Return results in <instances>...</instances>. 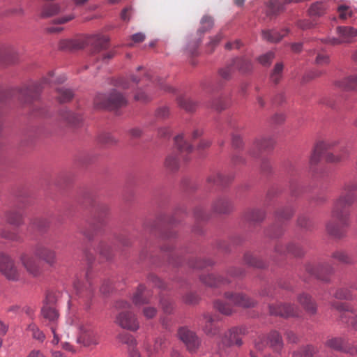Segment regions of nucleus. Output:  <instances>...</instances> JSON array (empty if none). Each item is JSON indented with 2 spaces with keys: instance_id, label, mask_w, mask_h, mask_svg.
<instances>
[{
  "instance_id": "57",
  "label": "nucleus",
  "mask_w": 357,
  "mask_h": 357,
  "mask_svg": "<svg viewBox=\"0 0 357 357\" xmlns=\"http://www.w3.org/2000/svg\"><path fill=\"white\" fill-rule=\"evenodd\" d=\"M27 330L32 333L31 335L33 338L38 340L40 342H43L45 339V334L39 330L36 324H30L27 327Z\"/></svg>"
},
{
  "instance_id": "32",
  "label": "nucleus",
  "mask_w": 357,
  "mask_h": 357,
  "mask_svg": "<svg viewBox=\"0 0 357 357\" xmlns=\"http://www.w3.org/2000/svg\"><path fill=\"white\" fill-rule=\"evenodd\" d=\"M214 317L209 313H205L202 319V329L207 335L214 336L218 333V328L213 324Z\"/></svg>"
},
{
  "instance_id": "47",
  "label": "nucleus",
  "mask_w": 357,
  "mask_h": 357,
  "mask_svg": "<svg viewBox=\"0 0 357 357\" xmlns=\"http://www.w3.org/2000/svg\"><path fill=\"white\" fill-rule=\"evenodd\" d=\"M29 227L33 229L43 231L49 227V222L43 218H36L31 221Z\"/></svg>"
},
{
  "instance_id": "39",
  "label": "nucleus",
  "mask_w": 357,
  "mask_h": 357,
  "mask_svg": "<svg viewBox=\"0 0 357 357\" xmlns=\"http://www.w3.org/2000/svg\"><path fill=\"white\" fill-rule=\"evenodd\" d=\"M264 217V212L259 209H249L244 215V218L246 221L253 223L262 221Z\"/></svg>"
},
{
  "instance_id": "26",
  "label": "nucleus",
  "mask_w": 357,
  "mask_h": 357,
  "mask_svg": "<svg viewBox=\"0 0 357 357\" xmlns=\"http://www.w3.org/2000/svg\"><path fill=\"white\" fill-rule=\"evenodd\" d=\"M232 208L231 202L226 197L218 198L212 204L213 211L219 214L229 213Z\"/></svg>"
},
{
  "instance_id": "58",
  "label": "nucleus",
  "mask_w": 357,
  "mask_h": 357,
  "mask_svg": "<svg viewBox=\"0 0 357 357\" xmlns=\"http://www.w3.org/2000/svg\"><path fill=\"white\" fill-rule=\"evenodd\" d=\"M99 254L106 259H111L112 256V251L111 248L106 242H100L98 246Z\"/></svg>"
},
{
  "instance_id": "37",
  "label": "nucleus",
  "mask_w": 357,
  "mask_h": 357,
  "mask_svg": "<svg viewBox=\"0 0 357 357\" xmlns=\"http://www.w3.org/2000/svg\"><path fill=\"white\" fill-rule=\"evenodd\" d=\"M61 119L70 126H77L82 121V117L69 110H63L60 114Z\"/></svg>"
},
{
  "instance_id": "42",
  "label": "nucleus",
  "mask_w": 357,
  "mask_h": 357,
  "mask_svg": "<svg viewBox=\"0 0 357 357\" xmlns=\"http://www.w3.org/2000/svg\"><path fill=\"white\" fill-rule=\"evenodd\" d=\"M283 32L284 33L281 34L275 30H265L262 31V37L268 42L278 43L287 33L288 30H284Z\"/></svg>"
},
{
  "instance_id": "52",
  "label": "nucleus",
  "mask_w": 357,
  "mask_h": 357,
  "mask_svg": "<svg viewBox=\"0 0 357 357\" xmlns=\"http://www.w3.org/2000/svg\"><path fill=\"white\" fill-rule=\"evenodd\" d=\"M326 7L322 2H316L310 6L309 13L311 16L319 17L324 14Z\"/></svg>"
},
{
  "instance_id": "28",
  "label": "nucleus",
  "mask_w": 357,
  "mask_h": 357,
  "mask_svg": "<svg viewBox=\"0 0 357 357\" xmlns=\"http://www.w3.org/2000/svg\"><path fill=\"white\" fill-rule=\"evenodd\" d=\"M174 142L181 157H183L185 160H187L186 155L192 150L191 145H190L188 142L183 138V135L176 136Z\"/></svg>"
},
{
  "instance_id": "5",
  "label": "nucleus",
  "mask_w": 357,
  "mask_h": 357,
  "mask_svg": "<svg viewBox=\"0 0 357 357\" xmlns=\"http://www.w3.org/2000/svg\"><path fill=\"white\" fill-rule=\"evenodd\" d=\"M244 270L241 268L231 267L227 273V278L214 274L202 275L200 276L201 282L210 287H220L231 282L230 278H236L244 275Z\"/></svg>"
},
{
  "instance_id": "4",
  "label": "nucleus",
  "mask_w": 357,
  "mask_h": 357,
  "mask_svg": "<svg viewBox=\"0 0 357 357\" xmlns=\"http://www.w3.org/2000/svg\"><path fill=\"white\" fill-rule=\"evenodd\" d=\"M126 104V98L116 90H113L107 95L99 93L94 98V105L98 109L112 110Z\"/></svg>"
},
{
  "instance_id": "11",
  "label": "nucleus",
  "mask_w": 357,
  "mask_h": 357,
  "mask_svg": "<svg viewBox=\"0 0 357 357\" xmlns=\"http://www.w3.org/2000/svg\"><path fill=\"white\" fill-rule=\"evenodd\" d=\"M73 288L75 294L82 298L86 303H88L93 295V287L89 273L86 274L84 281L76 279L73 282Z\"/></svg>"
},
{
  "instance_id": "36",
  "label": "nucleus",
  "mask_w": 357,
  "mask_h": 357,
  "mask_svg": "<svg viewBox=\"0 0 357 357\" xmlns=\"http://www.w3.org/2000/svg\"><path fill=\"white\" fill-rule=\"evenodd\" d=\"M232 66L243 73H248L252 69V63L251 61L246 58L235 59L233 61Z\"/></svg>"
},
{
  "instance_id": "33",
  "label": "nucleus",
  "mask_w": 357,
  "mask_h": 357,
  "mask_svg": "<svg viewBox=\"0 0 357 357\" xmlns=\"http://www.w3.org/2000/svg\"><path fill=\"white\" fill-rule=\"evenodd\" d=\"M268 345L272 349L280 353L284 346L281 335L276 331H271L267 336Z\"/></svg>"
},
{
  "instance_id": "31",
  "label": "nucleus",
  "mask_w": 357,
  "mask_h": 357,
  "mask_svg": "<svg viewBox=\"0 0 357 357\" xmlns=\"http://www.w3.org/2000/svg\"><path fill=\"white\" fill-rule=\"evenodd\" d=\"M330 144L327 142H318L311 154L310 162L311 165H316L319 162L321 157L324 156V151L329 148Z\"/></svg>"
},
{
  "instance_id": "30",
  "label": "nucleus",
  "mask_w": 357,
  "mask_h": 357,
  "mask_svg": "<svg viewBox=\"0 0 357 357\" xmlns=\"http://www.w3.org/2000/svg\"><path fill=\"white\" fill-rule=\"evenodd\" d=\"M7 223L15 227H20L24 223L22 213L16 209H10L4 213Z\"/></svg>"
},
{
  "instance_id": "29",
  "label": "nucleus",
  "mask_w": 357,
  "mask_h": 357,
  "mask_svg": "<svg viewBox=\"0 0 357 357\" xmlns=\"http://www.w3.org/2000/svg\"><path fill=\"white\" fill-rule=\"evenodd\" d=\"M337 87L346 91H357V75H349L335 82Z\"/></svg>"
},
{
  "instance_id": "62",
  "label": "nucleus",
  "mask_w": 357,
  "mask_h": 357,
  "mask_svg": "<svg viewBox=\"0 0 357 357\" xmlns=\"http://www.w3.org/2000/svg\"><path fill=\"white\" fill-rule=\"evenodd\" d=\"M268 344L267 337L265 338V337L261 335L255 340V348L258 351H262Z\"/></svg>"
},
{
  "instance_id": "34",
  "label": "nucleus",
  "mask_w": 357,
  "mask_h": 357,
  "mask_svg": "<svg viewBox=\"0 0 357 357\" xmlns=\"http://www.w3.org/2000/svg\"><path fill=\"white\" fill-rule=\"evenodd\" d=\"M40 85L34 84L23 88L20 91V96L25 102H30L38 98L40 91Z\"/></svg>"
},
{
  "instance_id": "15",
  "label": "nucleus",
  "mask_w": 357,
  "mask_h": 357,
  "mask_svg": "<svg viewBox=\"0 0 357 357\" xmlns=\"http://www.w3.org/2000/svg\"><path fill=\"white\" fill-rule=\"evenodd\" d=\"M350 225V220L343 224L340 220L332 218L326 225V232L333 238H341L346 235V228Z\"/></svg>"
},
{
  "instance_id": "25",
  "label": "nucleus",
  "mask_w": 357,
  "mask_h": 357,
  "mask_svg": "<svg viewBox=\"0 0 357 357\" xmlns=\"http://www.w3.org/2000/svg\"><path fill=\"white\" fill-rule=\"evenodd\" d=\"M275 141L271 137H263L257 139L254 144L253 149H257L258 151H269L273 148ZM250 154L253 156H257V154L255 150L250 151Z\"/></svg>"
},
{
  "instance_id": "54",
  "label": "nucleus",
  "mask_w": 357,
  "mask_h": 357,
  "mask_svg": "<svg viewBox=\"0 0 357 357\" xmlns=\"http://www.w3.org/2000/svg\"><path fill=\"white\" fill-rule=\"evenodd\" d=\"M214 24L213 20L211 17L209 16H204L201 21V27L199 28L198 32L201 33H204L205 32L209 31L213 28Z\"/></svg>"
},
{
  "instance_id": "44",
  "label": "nucleus",
  "mask_w": 357,
  "mask_h": 357,
  "mask_svg": "<svg viewBox=\"0 0 357 357\" xmlns=\"http://www.w3.org/2000/svg\"><path fill=\"white\" fill-rule=\"evenodd\" d=\"M165 167L170 171H176L179 167V158L177 153L169 154L165 162Z\"/></svg>"
},
{
  "instance_id": "10",
  "label": "nucleus",
  "mask_w": 357,
  "mask_h": 357,
  "mask_svg": "<svg viewBox=\"0 0 357 357\" xmlns=\"http://www.w3.org/2000/svg\"><path fill=\"white\" fill-rule=\"evenodd\" d=\"M245 333V329L243 327H234L226 332L222 337L220 343V348L226 349L234 345L241 346L243 341L241 336Z\"/></svg>"
},
{
  "instance_id": "59",
  "label": "nucleus",
  "mask_w": 357,
  "mask_h": 357,
  "mask_svg": "<svg viewBox=\"0 0 357 357\" xmlns=\"http://www.w3.org/2000/svg\"><path fill=\"white\" fill-rule=\"evenodd\" d=\"M98 142L105 145H111L116 142V139L110 133H102L98 137Z\"/></svg>"
},
{
  "instance_id": "22",
  "label": "nucleus",
  "mask_w": 357,
  "mask_h": 357,
  "mask_svg": "<svg viewBox=\"0 0 357 357\" xmlns=\"http://www.w3.org/2000/svg\"><path fill=\"white\" fill-rule=\"evenodd\" d=\"M19 52L13 45H3L0 47V61L7 63H15L17 61Z\"/></svg>"
},
{
  "instance_id": "56",
  "label": "nucleus",
  "mask_w": 357,
  "mask_h": 357,
  "mask_svg": "<svg viewBox=\"0 0 357 357\" xmlns=\"http://www.w3.org/2000/svg\"><path fill=\"white\" fill-rule=\"evenodd\" d=\"M294 213V210L291 206H287L279 209L276 212V218L279 220H285L289 219Z\"/></svg>"
},
{
  "instance_id": "7",
  "label": "nucleus",
  "mask_w": 357,
  "mask_h": 357,
  "mask_svg": "<svg viewBox=\"0 0 357 357\" xmlns=\"http://www.w3.org/2000/svg\"><path fill=\"white\" fill-rule=\"evenodd\" d=\"M331 305L332 308L341 312L340 319L343 323L347 324L352 330L357 331V312L355 310L342 302L333 301Z\"/></svg>"
},
{
  "instance_id": "19",
  "label": "nucleus",
  "mask_w": 357,
  "mask_h": 357,
  "mask_svg": "<svg viewBox=\"0 0 357 357\" xmlns=\"http://www.w3.org/2000/svg\"><path fill=\"white\" fill-rule=\"evenodd\" d=\"M169 344V338L166 335H161L155 340L153 347L149 344L144 343V348L148 357H153L155 354L165 351Z\"/></svg>"
},
{
  "instance_id": "46",
  "label": "nucleus",
  "mask_w": 357,
  "mask_h": 357,
  "mask_svg": "<svg viewBox=\"0 0 357 357\" xmlns=\"http://www.w3.org/2000/svg\"><path fill=\"white\" fill-rule=\"evenodd\" d=\"M330 146L329 148L324 151V157L326 158V160L329 162H338L342 161L346 158L347 153L344 152V153L341 155H335L333 153L329 152V150L332 149V147L334 146L333 143L332 142H328Z\"/></svg>"
},
{
  "instance_id": "1",
  "label": "nucleus",
  "mask_w": 357,
  "mask_h": 357,
  "mask_svg": "<svg viewBox=\"0 0 357 357\" xmlns=\"http://www.w3.org/2000/svg\"><path fill=\"white\" fill-rule=\"evenodd\" d=\"M109 45V38L101 34H95L87 37L75 39H64L59 42V47L62 50H78L86 46H91L92 53H98L107 49Z\"/></svg>"
},
{
  "instance_id": "38",
  "label": "nucleus",
  "mask_w": 357,
  "mask_h": 357,
  "mask_svg": "<svg viewBox=\"0 0 357 357\" xmlns=\"http://www.w3.org/2000/svg\"><path fill=\"white\" fill-rule=\"evenodd\" d=\"M61 11V6L55 3H45L41 10V17H50L59 14Z\"/></svg>"
},
{
  "instance_id": "43",
  "label": "nucleus",
  "mask_w": 357,
  "mask_h": 357,
  "mask_svg": "<svg viewBox=\"0 0 357 357\" xmlns=\"http://www.w3.org/2000/svg\"><path fill=\"white\" fill-rule=\"evenodd\" d=\"M177 102L179 107L187 112H193L197 107V104L186 96L178 97Z\"/></svg>"
},
{
  "instance_id": "2",
  "label": "nucleus",
  "mask_w": 357,
  "mask_h": 357,
  "mask_svg": "<svg viewBox=\"0 0 357 357\" xmlns=\"http://www.w3.org/2000/svg\"><path fill=\"white\" fill-rule=\"evenodd\" d=\"M354 202L352 196L340 195L333 202L331 218L340 220L343 224H347V220H350V207Z\"/></svg>"
},
{
  "instance_id": "35",
  "label": "nucleus",
  "mask_w": 357,
  "mask_h": 357,
  "mask_svg": "<svg viewBox=\"0 0 357 357\" xmlns=\"http://www.w3.org/2000/svg\"><path fill=\"white\" fill-rule=\"evenodd\" d=\"M146 287L142 284H139L132 296L133 303L137 306L148 304L149 299L146 297Z\"/></svg>"
},
{
  "instance_id": "27",
  "label": "nucleus",
  "mask_w": 357,
  "mask_h": 357,
  "mask_svg": "<svg viewBox=\"0 0 357 357\" xmlns=\"http://www.w3.org/2000/svg\"><path fill=\"white\" fill-rule=\"evenodd\" d=\"M298 301L308 314H314L317 312V303L311 296L303 293L298 296Z\"/></svg>"
},
{
  "instance_id": "40",
  "label": "nucleus",
  "mask_w": 357,
  "mask_h": 357,
  "mask_svg": "<svg viewBox=\"0 0 357 357\" xmlns=\"http://www.w3.org/2000/svg\"><path fill=\"white\" fill-rule=\"evenodd\" d=\"M284 65L282 62H278L275 64L270 73V81L275 84H278L282 78Z\"/></svg>"
},
{
  "instance_id": "41",
  "label": "nucleus",
  "mask_w": 357,
  "mask_h": 357,
  "mask_svg": "<svg viewBox=\"0 0 357 357\" xmlns=\"http://www.w3.org/2000/svg\"><path fill=\"white\" fill-rule=\"evenodd\" d=\"M317 349L312 345H306L299 348L292 353L293 357H314L317 354Z\"/></svg>"
},
{
  "instance_id": "53",
  "label": "nucleus",
  "mask_w": 357,
  "mask_h": 357,
  "mask_svg": "<svg viewBox=\"0 0 357 357\" xmlns=\"http://www.w3.org/2000/svg\"><path fill=\"white\" fill-rule=\"evenodd\" d=\"M214 306L217 310L225 315H229L233 312L232 306L222 301H215Z\"/></svg>"
},
{
  "instance_id": "55",
  "label": "nucleus",
  "mask_w": 357,
  "mask_h": 357,
  "mask_svg": "<svg viewBox=\"0 0 357 357\" xmlns=\"http://www.w3.org/2000/svg\"><path fill=\"white\" fill-rule=\"evenodd\" d=\"M333 296L340 300H349L352 295L351 291L346 287L337 288L333 294Z\"/></svg>"
},
{
  "instance_id": "14",
  "label": "nucleus",
  "mask_w": 357,
  "mask_h": 357,
  "mask_svg": "<svg viewBox=\"0 0 357 357\" xmlns=\"http://www.w3.org/2000/svg\"><path fill=\"white\" fill-rule=\"evenodd\" d=\"M337 33L338 38H332L326 40L325 42L333 45L351 43L352 38L357 36V29L351 26H338L337 27Z\"/></svg>"
},
{
  "instance_id": "48",
  "label": "nucleus",
  "mask_w": 357,
  "mask_h": 357,
  "mask_svg": "<svg viewBox=\"0 0 357 357\" xmlns=\"http://www.w3.org/2000/svg\"><path fill=\"white\" fill-rule=\"evenodd\" d=\"M356 190H357V182L354 181H349L344 185L340 195L352 196L353 201L355 202V200H356L355 192Z\"/></svg>"
},
{
  "instance_id": "21",
  "label": "nucleus",
  "mask_w": 357,
  "mask_h": 357,
  "mask_svg": "<svg viewBox=\"0 0 357 357\" xmlns=\"http://www.w3.org/2000/svg\"><path fill=\"white\" fill-rule=\"evenodd\" d=\"M325 345L333 350L349 354L351 352L348 341L343 337H332L327 339Z\"/></svg>"
},
{
  "instance_id": "13",
  "label": "nucleus",
  "mask_w": 357,
  "mask_h": 357,
  "mask_svg": "<svg viewBox=\"0 0 357 357\" xmlns=\"http://www.w3.org/2000/svg\"><path fill=\"white\" fill-rule=\"evenodd\" d=\"M20 260L29 275L36 278L42 274V265L34 256L23 253L20 255Z\"/></svg>"
},
{
  "instance_id": "20",
  "label": "nucleus",
  "mask_w": 357,
  "mask_h": 357,
  "mask_svg": "<svg viewBox=\"0 0 357 357\" xmlns=\"http://www.w3.org/2000/svg\"><path fill=\"white\" fill-rule=\"evenodd\" d=\"M35 255L40 259L50 266L54 265L56 261V252L42 244H38L35 248Z\"/></svg>"
},
{
  "instance_id": "6",
  "label": "nucleus",
  "mask_w": 357,
  "mask_h": 357,
  "mask_svg": "<svg viewBox=\"0 0 357 357\" xmlns=\"http://www.w3.org/2000/svg\"><path fill=\"white\" fill-rule=\"evenodd\" d=\"M0 273L11 282H17L22 278L21 270L15 260L2 252H0Z\"/></svg>"
},
{
  "instance_id": "23",
  "label": "nucleus",
  "mask_w": 357,
  "mask_h": 357,
  "mask_svg": "<svg viewBox=\"0 0 357 357\" xmlns=\"http://www.w3.org/2000/svg\"><path fill=\"white\" fill-rule=\"evenodd\" d=\"M275 251L280 255L290 254L294 257H301L305 252L302 247L296 243H290L286 246L278 243L275 247Z\"/></svg>"
},
{
  "instance_id": "16",
  "label": "nucleus",
  "mask_w": 357,
  "mask_h": 357,
  "mask_svg": "<svg viewBox=\"0 0 357 357\" xmlns=\"http://www.w3.org/2000/svg\"><path fill=\"white\" fill-rule=\"evenodd\" d=\"M270 313L273 315L282 317L298 316L300 310L294 305L290 304H277L269 306Z\"/></svg>"
},
{
  "instance_id": "49",
  "label": "nucleus",
  "mask_w": 357,
  "mask_h": 357,
  "mask_svg": "<svg viewBox=\"0 0 357 357\" xmlns=\"http://www.w3.org/2000/svg\"><path fill=\"white\" fill-rule=\"evenodd\" d=\"M244 263L250 266L256 268H264L265 266L264 262L256 257L250 253H246L243 257Z\"/></svg>"
},
{
  "instance_id": "60",
  "label": "nucleus",
  "mask_w": 357,
  "mask_h": 357,
  "mask_svg": "<svg viewBox=\"0 0 357 357\" xmlns=\"http://www.w3.org/2000/svg\"><path fill=\"white\" fill-rule=\"evenodd\" d=\"M275 57V54L273 52H268L258 57L259 63L264 66H269Z\"/></svg>"
},
{
  "instance_id": "24",
  "label": "nucleus",
  "mask_w": 357,
  "mask_h": 357,
  "mask_svg": "<svg viewBox=\"0 0 357 357\" xmlns=\"http://www.w3.org/2000/svg\"><path fill=\"white\" fill-rule=\"evenodd\" d=\"M234 176L232 175H226L220 172H213L207 177L206 181L208 184L217 186H224L228 184Z\"/></svg>"
},
{
  "instance_id": "51",
  "label": "nucleus",
  "mask_w": 357,
  "mask_h": 357,
  "mask_svg": "<svg viewBox=\"0 0 357 357\" xmlns=\"http://www.w3.org/2000/svg\"><path fill=\"white\" fill-rule=\"evenodd\" d=\"M0 236L12 241H21V237L17 231L13 229H0Z\"/></svg>"
},
{
  "instance_id": "61",
  "label": "nucleus",
  "mask_w": 357,
  "mask_h": 357,
  "mask_svg": "<svg viewBox=\"0 0 357 357\" xmlns=\"http://www.w3.org/2000/svg\"><path fill=\"white\" fill-rule=\"evenodd\" d=\"M339 17L342 20H346L352 15V12L349 6L341 5L337 8Z\"/></svg>"
},
{
  "instance_id": "18",
  "label": "nucleus",
  "mask_w": 357,
  "mask_h": 357,
  "mask_svg": "<svg viewBox=\"0 0 357 357\" xmlns=\"http://www.w3.org/2000/svg\"><path fill=\"white\" fill-rule=\"evenodd\" d=\"M225 297L234 305L243 307H252L255 305L254 300L241 293L226 292Z\"/></svg>"
},
{
  "instance_id": "64",
  "label": "nucleus",
  "mask_w": 357,
  "mask_h": 357,
  "mask_svg": "<svg viewBox=\"0 0 357 357\" xmlns=\"http://www.w3.org/2000/svg\"><path fill=\"white\" fill-rule=\"evenodd\" d=\"M139 82L137 77L134 76L132 77L131 82H128L125 79H121L119 82V85L125 89H134L137 84Z\"/></svg>"
},
{
  "instance_id": "9",
  "label": "nucleus",
  "mask_w": 357,
  "mask_h": 357,
  "mask_svg": "<svg viewBox=\"0 0 357 357\" xmlns=\"http://www.w3.org/2000/svg\"><path fill=\"white\" fill-rule=\"evenodd\" d=\"M178 338L184 343L187 350L191 353H196L200 345L201 340L196 333L186 327H181L178 330Z\"/></svg>"
},
{
  "instance_id": "12",
  "label": "nucleus",
  "mask_w": 357,
  "mask_h": 357,
  "mask_svg": "<svg viewBox=\"0 0 357 357\" xmlns=\"http://www.w3.org/2000/svg\"><path fill=\"white\" fill-rule=\"evenodd\" d=\"M41 314L44 319L47 320L51 324V331L54 335V338L52 340L53 344H57L59 342L60 337L58 333V326L56 321L59 318V313L55 307L43 305L41 310Z\"/></svg>"
},
{
  "instance_id": "63",
  "label": "nucleus",
  "mask_w": 357,
  "mask_h": 357,
  "mask_svg": "<svg viewBox=\"0 0 357 357\" xmlns=\"http://www.w3.org/2000/svg\"><path fill=\"white\" fill-rule=\"evenodd\" d=\"M142 312L146 319H151L155 317L157 309L153 306H145L143 307Z\"/></svg>"
},
{
  "instance_id": "3",
  "label": "nucleus",
  "mask_w": 357,
  "mask_h": 357,
  "mask_svg": "<svg viewBox=\"0 0 357 357\" xmlns=\"http://www.w3.org/2000/svg\"><path fill=\"white\" fill-rule=\"evenodd\" d=\"M116 307L122 310L116 318V323L121 328L131 331H136L139 328V324L136 315L128 310L130 304L125 301H119L116 303Z\"/></svg>"
},
{
  "instance_id": "45",
  "label": "nucleus",
  "mask_w": 357,
  "mask_h": 357,
  "mask_svg": "<svg viewBox=\"0 0 357 357\" xmlns=\"http://www.w3.org/2000/svg\"><path fill=\"white\" fill-rule=\"evenodd\" d=\"M332 258L344 264H350L353 262L352 257L343 250H336L331 255Z\"/></svg>"
},
{
  "instance_id": "17",
  "label": "nucleus",
  "mask_w": 357,
  "mask_h": 357,
  "mask_svg": "<svg viewBox=\"0 0 357 357\" xmlns=\"http://www.w3.org/2000/svg\"><path fill=\"white\" fill-rule=\"evenodd\" d=\"M80 335L77 338V342L85 347L96 345L99 342L98 334L91 326H81L79 327Z\"/></svg>"
},
{
  "instance_id": "50",
  "label": "nucleus",
  "mask_w": 357,
  "mask_h": 357,
  "mask_svg": "<svg viewBox=\"0 0 357 357\" xmlns=\"http://www.w3.org/2000/svg\"><path fill=\"white\" fill-rule=\"evenodd\" d=\"M57 98L60 102H66L72 100L73 93L70 89L59 87L56 89Z\"/></svg>"
},
{
  "instance_id": "8",
  "label": "nucleus",
  "mask_w": 357,
  "mask_h": 357,
  "mask_svg": "<svg viewBox=\"0 0 357 357\" xmlns=\"http://www.w3.org/2000/svg\"><path fill=\"white\" fill-rule=\"evenodd\" d=\"M305 270L310 275L324 282H328L330 275L334 272L333 266L328 262L319 263L316 265L308 263L305 265Z\"/></svg>"
}]
</instances>
